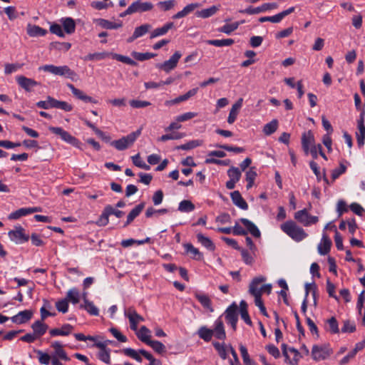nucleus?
Listing matches in <instances>:
<instances>
[{"label": "nucleus", "instance_id": "7c9ffc66", "mask_svg": "<svg viewBox=\"0 0 365 365\" xmlns=\"http://www.w3.org/2000/svg\"><path fill=\"white\" fill-rule=\"evenodd\" d=\"M184 247L185 251L190 255L191 258L196 260H202L203 259V255L192 244L187 243L184 245Z\"/></svg>", "mask_w": 365, "mask_h": 365}, {"label": "nucleus", "instance_id": "4d7b16f0", "mask_svg": "<svg viewBox=\"0 0 365 365\" xmlns=\"http://www.w3.org/2000/svg\"><path fill=\"white\" fill-rule=\"evenodd\" d=\"M240 351L243 359L244 363L246 365H256L250 358L247 348L242 345H240Z\"/></svg>", "mask_w": 365, "mask_h": 365}, {"label": "nucleus", "instance_id": "393cba45", "mask_svg": "<svg viewBox=\"0 0 365 365\" xmlns=\"http://www.w3.org/2000/svg\"><path fill=\"white\" fill-rule=\"evenodd\" d=\"M230 197L234 205L242 210H247L248 205L246 201L242 198L239 191H234L230 193Z\"/></svg>", "mask_w": 365, "mask_h": 365}, {"label": "nucleus", "instance_id": "603ef678", "mask_svg": "<svg viewBox=\"0 0 365 365\" xmlns=\"http://www.w3.org/2000/svg\"><path fill=\"white\" fill-rule=\"evenodd\" d=\"M131 56L137 61H143L155 57L156 54L148 52L139 53L136 51H133L131 53Z\"/></svg>", "mask_w": 365, "mask_h": 365}, {"label": "nucleus", "instance_id": "13d9d810", "mask_svg": "<svg viewBox=\"0 0 365 365\" xmlns=\"http://www.w3.org/2000/svg\"><path fill=\"white\" fill-rule=\"evenodd\" d=\"M212 345L218 352L220 356L222 359H225L227 358V350L225 344H220L219 342L214 341L212 342Z\"/></svg>", "mask_w": 365, "mask_h": 365}, {"label": "nucleus", "instance_id": "c9c22d12", "mask_svg": "<svg viewBox=\"0 0 365 365\" xmlns=\"http://www.w3.org/2000/svg\"><path fill=\"white\" fill-rule=\"evenodd\" d=\"M81 309H83L87 311L88 314L93 316H98L99 314V310L94 305V304L88 300L87 299H84V304L80 305Z\"/></svg>", "mask_w": 365, "mask_h": 365}, {"label": "nucleus", "instance_id": "6e6552de", "mask_svg": "<svg viewBox=\"0 0 365 365\" xmlns=\"http://www.w3.org/2000/svg\"><path fill=\"white\" fill-rule=\"evenodd\" d=\"M294 219L305 227L316 224L319 220L318 217L310 215L307 209L296 212L294 213Z\"/></svg>", "mask_w": 365, "mask_h": 365}, {"label": "nucleus", "instance_id": "9b49d317", "mask_svg": "<svg viewBox=\"0 0 365 365\" xmlns=\"http://www.w3.org/2000/svg\"><path fill=\"white\" fill-rule=\"evenodd\" d=\"M124 314L127 317L130 322V329L136 331L138 329V324L144 321V318L138 314L133 307H129L124 311Z\"/></svg>", "mask_w": 365, "mask_h": 365}, {"label": "nucleus", "instance_id": "a211bd4d", "mask_svg": "<svg viewBox=\"0 0 365 365\" xmlns=\"http://www.w3.org/2000/svg\"><path fill=\"white\" fill-rule=\"evenodd\" d=\"M32 316L33 312L31 310L25 309L13 316L11 319L16 324H21L29 322L31 319Z\"/></svg>", "mask_w": 365, "mask_h": 365}, {"label": "nucleus", "instance_id": "c85d7f7f", "mask_svg": "<svg viewBox=\"0 0 365 365\" xmlns=\"http://www.w3.org/2000/svg\"><path fill=\"white\" fill-rule=\"evenodd\" d=\"M197 242L200 243L203 247H205L209 251H214L215 249V245L213 242L210 240V238L205 237L202 233H198L196 235Z\"/></svg>", "mask_w": 365, "mask_h": 365}, {"label": "nucleus", "instance_id": "f704fd0d", "mask_svg": "<svg viewBox=\"0 0 365 365\" xmlns=\"http://www.w3.org/2000/svg\"><path fill=\"white\" fill-rule=\"evenodd\" d=\"M174 26V24L173 22H169L165 24L163 26L160 28H157L154 29L151 34L150 38H153L160 36L165 35L167 32L171 29Z\"/></svg>", "mask_w": 365, "mask_h": 365}, {"label": "nucleus", "instance_id": "72a5a7b5", "mask_svg": "<svg viewBox=\"0 0 365 365\" xmlns=\"http://www.w3.org/2000/svg\"><path fill=\"white\" fill-rule=\"evenodd\" d=\"M62 25L65 32L68 34H71L75 32L76 23L71 17L63 18L61 19Z\"/></svg>", "mask_w": 365, "mask_h": 365}, {"label": "nucleus", "instance_id": "680f3d73", "mask_svg": "<svg viewBox=\"0 0 365 365\" xmlns=\"http://www.w3.org/2000/svg\"><path fill=\"white\" fill-rule=\"evenodd\" d=\"M175 5V0L159 1L157 6L163 11H166L172 9Z\"/></svg>", "mask_w": 365, "mask_h": 365}, {"label": "nucleus", "instance_id": "b1692460", "mask_svg": "<svg viewBox=\"0 0 365 365\" xmlns=\"http://www.w3.org/2000/svg\"><path fill=\"white\" fill-rule=\"evenodd\" d=\"M243 103V98H240L232 106L229 116L227 118V123L229 124H232L238 115L239 110L241 108Z\"/></svg>", "mask_w": 365, "mask_h": 365}, {"label": "nucleus", "instance_id": "a18cd8bd", "mask_svg": "<svg viewBox=\"0 0 365 365\" xmlns=\"http://www.w3.org/2000/svg\"><path fill=\"white\" fill-rule=\"evenodd\" d=\"M359 132L356 133L357 144L359 148L364 145L365 141V125L358 124Z\"/></svg>", "mask_w": 365, "mask_h": 365}, {"label": "nucleus", "instance_id": "3c124183", "mask_svg": "<svg viewBox=\"0 0 365 365\" xmlns=\"http://www.w3.org/2000/svg\"><path fill=\"white\" fill-rule=\"evenodd\" d=\"M239 251L241 252L242 258L243 262L247 265H252L255 262V255H253L252 252L250 253L247 250L241 248Z\"/></svg>", "mask_w": 365, "mask_h": 365}, {"label": "nucleus", "instance_id": "cd10ccee", "mask_svg": "<svg viewBox=\"0 0 365 365\" xmlns=\"http://www.w3.org/2000/svg\"><path fill=\"white\" fill-rule=\"evenodd\" d=\"M135 334L138 339L146 344L151 341L150 331L145 326H142L139 330L137 329Z\"/></svg>", "mask_w": 365, "mask_h": 365}, {"label": "nucleus", "instance_id": "f3484780", "mask_svg": "<svg viewBox=\"0 0 365 365\" xmlns=\"http://www.w3.org/2000/svg\"><path fill=\"white\" fill-rule=\"evenodd\" d=\"M153 8V4L151 2H142L140 1H136L132 3L130 5V12L133 11V13L137 12H145L148 11L152 10Z\"/></svg>", "mask_w": 365, "mask_h": 365}, {"label": "nucleus", "instance_id": "37998d69", "mask_svg": "<svg viewBox=\"0 0 365 365\" xmlns=\"http://www.w3.org/2000/svg\"><path fill=\"white\" fill-rule=\"evenodd\" d=\"M278 128V120L274 119L269 123L264 125L263 132L266 135H270L274 133Z\"/></svg>", "mask_w": 365, "mask_h": 365}, {"label": "nucleus", "instance_id": "5701e85b", "mask_svg": "<svg viewBox=\"0 0 365 365\" xmlns=\"http://www.w3.org/2000/svg\"><path fill=\"white\" fill-rule=\"evenodd\" d=\"M239 221L246 227L247 232H250L255 237H260L261 232L259 230L252 221L246 218H240Z\"/></svg>", "mask_w": 365, "mask_h": 365}, {"label": "nucleus", "instance_id": "338daca9", "mask_svg": "<svg viewBox=\"0 0 365 365\" xmlns=\"http://www.w3.org/2000/svg\"><path fill=\"white\" fill-rule=\"evenodd\" d=\"M356 330V326L354 322H351L349 320H346L344 322V325L341 328V331L343 333H352Z\"/></svg>", "mask_w": 365, "mask_h": 365}, {"label": "nucleus", "instance_id": "ddd939ff", "mask_svg": "<svg viewBox=\"0 0 365 365\" xmlns=\"http://www.w3.org/2000/svg\"><path fill=\"white\" fill-rule=\"evenodd\" d=\"M237 311L238 307L235 302H233L230 306L227 307L225 312V317L228 324H230L233 329H236L237 322Z\"/></svg>", "mask_w": 365, "mask_h": 365}, {"label": "nucleus", "instance_id": "f03ea898", "mask_svg": "<svg viewBox=\"0 0 365 365\" xmlns=\"http://www.w3.org/2000/svg\"><path fill=\"white\" fill-rule=\"evenodd\" d=\"M197 334L200 339L206 342L211 341L213 336L220 340H224L226 338L223 322L220 318L215 321L212 329L203 326L200 327Z\"/></svg>", "mask_w": 365, "mask_h": 365}, {"label": "nucleus", "instance_id": "4468645a", "mask_svg": "<svg viewBox=\"0 0 365 365\" xmlns=\"http://www.w3.org/2000/svg\"><path fill=\"white\" fill-rule=\"evenodd\" d=\"M16 81L18 85L26 92H31L34 87L40 85V83L24 76H17Z\"/></svg>", "mask_w": 365, "mask_h": 365}, {"label": "nucleus", "instance_id": "4c0bfd02", "mask_svg": "<svg viewBox=\"0 0 365 365\" xmlns=\"http://www.w3.org/2000/svg\"><path fill=\"white\" fill-rule=\"evenodd\" d=\"M47 33L46 30L36 25H29L27 27V34L32 37L43 36Z\"/></svg>", "mask_w": 365, "mask_h": 365}, {"label": "nucleus", "instance_id": "f257e3e1", "mask_svg": "<svg viewBox=\"0 0 365 365\" xmlns=\"http://www.w3.org/2000/svg\"><path fill=\"white\" fill-rule=\"evenodd\" d=\"M53 351L51 354L43 352L41 350H36L38 362L42 365H63L62 361H69L70 358L63 349V344L58 341H53L51 344Z\"/></svg>", "mask_w": 365, "mask_h": 365}, {"label": "nucleus", "instance_id": "6e6d98bb", "mask_svg": "<svg viewBox=\"0 0 365 365\" xmlns=\"http://www.w3.org/2000/svg\"><path fill=\"white\" fill-rule=\"evenodd\" d=\"M168 212V210L166 208H163L160 210H155L152 207H148L145 211V217H151L153 215L158 216L160 215H164Z\"/></svg>", "mask_w": 365, "mask_h": 365}, {"label": "nucleus", "instance_id": "473e14b6", "mask_svg": "<svg viewBox=\"0 0 365 365\" xmlns=\"http://www.w3.org/2000/svg\"><path fill=\"white\" fill-rule=\"evenodd\" d=\"M144 208V203H140L136 205L128 215L127 221L124 225V227L128 226L130 224L133 220L138 217Z\"/></svg>", "mask_w": 365, "mask_h": 365}, {"label": "nucleus", "instance_id": "774afa93", "mask_svg": "<svg viewBox=\"0 0 365 365\" xmlns=\"http://www.w3.org/2000/svg\"><path fill=\"white\" fill-rule=\"evenodd\" d=\"M57 310L62 313H66L68 309V302L66 299L58 301L56 303Z\"/></svg>", "mask_w": 365, "mask_h": 365}, {"label": "nucleus", "instance_id": "e433bc0d", "mask_svg": "<svg viewBox=\"0 0 365 365\" xmlns=\"http://www.w3.org/2000/svg\"><path fill=\"white\" fill-rule=\"evenodd\" d=\"M81 294L77 288L73 287L70 289L66 294V297L68 302H71L73 304H76L80 301Z\"/></svg>", "mask_w": 365, "mask_h": 365}, {"label": "nucleus", "instance_id": "de8ad7c7", "mask_svg": "<svg viewBox=\"0 0 365 365\" xmlns=\"http://www.w3.org/2000/svg\"><path fill=\"white\" fill-rule=\"evenodd\" d=\"M202 144L203 140H193L187 142L185 144H182L181 145L178 146L177 149L187 150L200 146Z\"/></svg>", "mask_w": 365, "mask_h": 365}, {"label": "nucleus", "instance_id": "39448f33", "mask_svg": "<svg viewBox=\"0 0 365 365\" xmlns=\"http://www.w3.org/2000/svg\"><path fill=\"white\" fill-rule=\"evenodd\" d=\"M140 134L141 129H138L119 140L111 141L110 145L115 147L118 150H124L131 146Z\"/></svg>", "mask_w": 365, "mask_h": 365}, {"label": "nucleus", "instance_id": "423d86ee", "mask_svg": "<svg viewBox=\"0 0 365 365\" xmlns=\"http://www.w3.org/2000/svg\"><path fill=\"white\" fill-rule=\"evenodd\" d=\"M113 215L118 218H120L123 216L124 212L121 210L115 209L113 206L108 205H106L99 218L96 221V225L98 226H106L108 225L110 215Z\"/></svg>", "mask_w": 365, "mask_h": 365}, {"label": "nucleus", "instance_id": "0eeeda50", "mask_svg": "<svg viewBox=\"0 0 365 365\" xmlns=\"http://www.w3.org/2000/svg\"><path fill=\"white\" fill-rule=\"evenodd\" d=\"M332 353L333 350L329 344L314 345L312 349V359L316 361L327 359Z\"/></svg>", "mask_w": 365, "mask_h": 365}, {"label": "nucleus", "instance_id": "bf43d9fd", "mask_svg": "<svg viewBox=\"0 0 365 365\" xmlns=\"http://www.w3.org/2000/svg\"><path fill=\"white\" fill-rule=\"evenodd\" d=\"M140 353L146 359L150 361L149 365H162L161 361L158 359H155L153 355L144 349H140Z\"/></svg>", "mask_w": 365, "mask_h": 365}, {"label": "nucleus", "instance_id": "58836bf2", "mask_svg": "<svg viewBox=\"0 0 365 365\" xmlns=\"http://www.w3.org/2000/svg\"><path fill=\"white\" fill-rule=\"evenodd\" d=\"M111 53L108 52H97L93 53H89L87 56L82 58L84 61H100L104 59L108 56H110Z\"/></svg>", "mask_w": 365, "mask_h": 365}, {"label": "nucleus", "instance_id": "69168bd1", "mask_svg": "<svg viewBox=\"0 0 365 365\" xmlns=\"http://www.w3.org/2000/svg\"><path fill=\"white\" fill-rule=\"evenodd\" d=\"M98 357L102 361L109 364L110 363V349H106L103 350H100L98 354Z\"/></svg>", "mask_w": 365, "mask_h": 365}, {"label": "nucleus", "instance_id": "6ab92c4d", "mask_svg": "<svg viewBox=\"0 0 365 365\" xmlns=\"http://www.w3.org/2000/svg\"><path fill=\"white\" fill-rule=\"evenodd\" d=\"M265 281L266 278L263 276L255 277L250 284L249 293L252 296L261 295V290L259 285Z\"/></svg>", "mask_w": 365, "mask_h": 365}, {"label": "nucleus", "instance_id": "ea45409f", "mask_svg": "<svg viewBox=\"0 0 365 365\" xmlns=\"http://www.w3.org/2000/svg\"><path fill=\"white\" fill-rule=\"evenodd\" d=\"M240 312L241 318L245 321V322L247 324L251 325L252 321H251L250 317L248 314L247 304L245 301L242 300L240 302Z\"/></svg>", "mask_w": 365, "mask_h": 365}, {"label": "nucleus", "instance_id": "864d4df0", "mask_svg": "<svg viewBox=\"0 0 365 365\" xmlns=\"http://www.w3.org/2000/svg\"><path fill=\"white\" fill-rule=\"evenodd\" d=\"M133 163L142 169L145 170H149L150 167L149 165L146 164L145 162L141 158L140 154H137L132 157Z\"/></svg>", "mask_w": 365, "mask_h": 365}, {"label": "nucleus", "instance_id": "c03bdc74", "mask_svg": "<svg viewBox=\"0 0 365 365\" xmlns=\"http://www.w3.org/2000/svg\"><path fill=\"white\" fill-rule=\"evenodd\" d=\"M230 180L227 182H236L240 180L241 171L240 168L232 167L227 171Z\"/></svg>", "mask_w": 365, "mask_h": 365}, {"label": "nucleus", "instance_id": "c756f323", "mask_svg": "<svg viewBox=\"0 0 365 365\" xmlns=\"http://www.w3.org/2000/svg\"><path fill=\"white\" fill-rule=\"evenodd\" d=\"M95 22L103 29H117L122 26V23H114L103 19H97Z\"/></svg>", "mask_w": 365, "mask_h": 365}, {"label": "nucleus", "instance_id": "20e7f679", "mask_svg": "<svg viewBox=\"0 0 365 365\" xmlns=\"http://www.w3.org/2000/svg\"><path fill=\"white\" fill-rule=\"evenodd\" d=\"M39 71L51 73L53 75L64 76L74 80L76 73L68 66H56L52 64L44 65L38 68Z\"/></svg>", "mask_w": 365, "mask_h": 365}, {"label": "nucleus", "instance_id": "09e8293b", "mask_svg": "<svg viewBox=\"0 0 365 365\" xmlns=\"http://www.w3.org/2000/svg\"><path fill=\"white\" fill-rule=\"evenodd\" d=\"M29 215L28 208L27 207H21L16 211H14L11 212L9 216L8 219L13 220H18L21 217Z\"/></svg>", "mask_w": 365, "mask_h": 365}, {"label": "nucleus", "instance_id": "8fccbe9b", "mask_svg": "<svg viewBox=\"0 0 365 365\" xmlns=\"http://www.w3.org/2000/svg\"><path fill=\"white\" fill-rule=\"evenodd\" d=\"M110 56L113 59H115V60H117L118 61H120L122 63H126L128 65L137 66V63L135 61H133V59H131L130 58L128 57V56H123V55L118 54V53H110Z\"/></svg>", "mask_w": 365, "mask_h": 365}, {"label": "nucleus", "instance_id": "aec40b11", "mask_svg": "<svg viewBox=\"0 0 365 365\" xmlns=\"http://www.w3.org/2000/svg\"><path fill=\"white\" fill-rule=\"evenodd\" d=\"M67 86L71 91L73 95L79 100H81L86 103H97V101L92 97L87 96L80 89L76 88L73 84L68 83Z\"/></svg>", "mask_w": 365, "mask_h": 365}, {"label": "nucleus", "instance_id": "4be33fe9", "mask_svg": "<svg viewBox=\"0 0 365 365\" xmlns=\"http://www.w3.org/2000/svg\"><path fill=\"white\" fill-rule=\"evenodd\" d=\"M73 330V327L69 324H64L61 328L51 329L49 334L51 336H68Z\"/></svg>", "mask_w": 365, "mask_h": 365}, {"label": "nucleus", "instance_id": "a19ab883", "mask_svg": "<svg viewBox=\"0 0 365 365\" xmlns=\"http://www.w3.org/2000/svg\"><path fill=\"white\" fill-rule=\"evenodd\" d=\"M195 205L188 200H182L178 205V210L181 212H190L195 210Z\"/></svg>", "mask_w": 365, "mask_h": 365}, {"label": "nucleus", "instance_id": "7ed1b4c3", "mask_svg": "<svg viewBox=\"0 0 365 365\" xmlns=\"http://www.w3.org/2000/svg\"><path fill=\"white\" fill-rule=\"evenodd\" d=\"M281 230L296 242H301L307 237L303 228L292 220H288L280 225Z\"/></svg>", "mask_w": 365, "mask_h": 365}, {"label": "nucleus", "instance_id": "49530a36", "mask_svg": "<svg viewBox=\"0 0 365 365\" xmlns=\"http://www.w3.org/2000/svg\"><path fill=\"white\" fill-rule=\"evenodd\" d=\"M55 98L51 96H47L46 101H40L36 103V106L43 109L54 108Z\"/></svg>", "mask_w": 365, "mask_h": 365}, {"label": "nucleus", "instance_id": "79ce46f5", "mask_svg": "<svg viewBox=\"0 0 365 365\" xmlns=\"http://www.w3.org/2000/svg\"><path fill=\"white\" fill-rule=\"evenodd\" d=\"M207 43L217 47L229 46L234 43L232 38L208 40Z\"/></svg>", "mask_w": 365, "mask_h": 365}, {"label": "nucleus", "instance_id": "1a4fd4ad", "mask_svg": "<svg viewBox=\"0 0 365 365\" xmlns=\"http://www.w3.org/2000/svg\"><path fill=\"white\" fill-rule=\"evenodd\" d=\"M10 240L16 244H22L29 240V235L25 233V230L20 225L16 226L14 230L8 233Z\"/></svg>", "mask_w": 365, "mask_h": 365}, {"label": "nucleus", "instance_id": "f8f14e48", "mask_svg": "<svg viewBox=\"0 0 365 365\" xmlns=\"http://www.w3.org/2000/svg\"><path fill=\"white\" fill-rule=\"evenodd\" d=\"M282 354L285 357L286 362L292 365H297V363L301 357L298 350L293 347H289L288 349L287 345L283 344L282 345Z\"/></svg>", "mask_w": 365, "mask_h": 365}, {"label": "nucleus", "instance_id": "412c9836", "mask_svg": "<svg viewBox=\"0 0 365 365\" xmlns=\"http://www.w3.org/2000/svg\"><path fill=\"white\" fill-rule=\"evenodd\" d=\"M331 241L326 233H323L320 243L318 245V252L321 255H326L330 251Z\"/></svg>", "mask_w": 365, "mask_h": 365}, {"label": "nucleus", "instance_id": "0e129e2a", "mask_svg": "<svg viewBox=\"0 0 365 365\" xmlns=\"http://www.w3.org/2000/svg\"><path fill=\"white\" fill-rule=\"evenodd\" d=\"M53 103H55L54 108H58L68 112L73 109V106L66 101H61L56 99Z\"/></svg>", "mask_w": 365, "mask_h": 365}, {"label": "nucleus", "instance_id": "a878e982", "mask_svg": "<svg viewBox=\"0 0 365 365\" xmlns=\"http://www.w3.org/2000/svg\"><path fill=\"white\" fill-rule=\"evenodd\" d=\"M33 333L38 338L42 336L47 331L48 327L43 321L38 320L31 325Z\"/></svg>", "mask_w": 365, "mask_h": 365}, {"label": "nucleus", "instance_id": "2f4dec72", "mask_svg": "<svg viewBox=\"0 0 365 365\" xmlns=\"http://www.w3.org/2000/svg\"><path fill=\"white\" fill-rule=\"evenodd\" d=\"M220 6H212L210 8L202 9L201 11H197L195 13L197 17L207 19L209 18L217 13L219 10Z\"/></svg>", "mask_w": 365, "mask_h": 365}, {"label": "nucleus", "instance_id": "2eb2a0df", "mask_svg": "<svg viewBox=\"0 0 365 365\" xmlns=\"http://www.w3.org/2000/svg\"><path fill=\"white\" fill-rule=\"evenodd\" d=\"M301 143L304 153L306 155L309 154V148L316 145L314 136L312 130L302 133Z\"/></svg>", "mask_w": 365, "mask_h": 365}, {"label": "nucleus", "instance_id": "9d476101", "mask_svg": "<svg viewBox=\"0 0 365 365\" xmlns=\"http://www.w3.org/2000/svg\"><path fill=\"white\" fill-rule=\"evenodd\" d=\"M48 130L53 134L59 135L61 138L65 142L78 147L80 142L79 140L71 135L68 132L64 130L62 128L60 127H49Z\"/></svg>", "mask_w": 365, "mask_h": 365}, {"label": "nucleus", "instance_id": "dca6fc26", "mask_svg": "<svg viewBox=\"0 0 365 365\" xmlns=\"http://www.w3.org/2000/svg\"><path fill=\"white\" fill-rule=\"evenodd\" d=\"M182 54L180 51H175L169 60L158 65V67L168 73L177 66L178 62Z\"/></svg>", "mask_w": 365, "mask_h": 365}, {"label": "nucleus", "instance_id": "e2e57ef3", "mask_svg": "<svg viewBox=\"0 0 365 365\" xmlns=\"http://www.w3.org/2000/svg\"><path fill=\"white\" fill-rule=\"evenodd\" d=\"M150 29L151 26L148 24L136 27L134 31L135 36H137L138 38L141 37L148 32Z\"/></svg>", "mask_w": 365, "mask_h": 365}, {"label": "nucleus", "instance_id": "5fc2aeb1", "mask_svg": "<svg viewBox=\"0 0 365 365\" xmlns=\"http://www.w3.org/2000/svg\"><path fill=\"white\" fill-rule=\"evenodd\" d=\"M147 345L150 346L158 354H163L165 352V345L159 341L151 340Z\"/></svg>", "mask_w": 365, "mask_h": 365}, {"label": "nucleus", "instance_id": "bb28decb", "mask_svg": "<svg viewBox=\"0 0 365 365\" xmlns=\"http://www.w3.org/2000/svg\"><path fill=\"white\" fill-rule=\"evenodd\" d=\"M195 297L204 308L207 309L210 312L213 311L211 300L207 294L200 292H195Z\"/></svg>", "mask_w": 365, "mask_h": 365}, {"label": "nucleus", "instance_id": "052dcab7", "mask_svg": "<svg viewBox=\"0 0 365 365\" xmlns=\"http://www.w3.org/2000/svg\"><path fill=\"white\" fill-rule=\"evenodd\" d=\"M327 324L329 326V331L331 334H337L339 331L338 322L335 317H332L327 320Z\"/></svg>", "mask_w": 365, "mask_h": 365}]
</instances>
